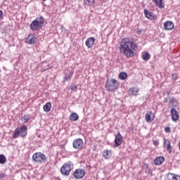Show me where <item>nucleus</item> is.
I'll return each mask as SVG.
<instances>
[{"label": "nucleus", "mask_w": 180, "mask_h": 180, "mask_svg": "<svg viewBox=\"0 0 180 180\" xmlns=\"http://www.w3.org/2000/svg\"><path fill=\"white\" fill-rule=\"evenodd\" d=\"M171 116H172V120L173 122H176L178 119H179V113H178V111L175 108H172L170 110Z\"/></svg>", "instance_id": "obj_10"}, {"label": "nucleus", "mask_w": 180, "mask_h": 180, "mask_svg": "<svg viewBox=\"0 0 180 180\" xmlns=\"http://www.w3.org/2000/svg\"><path fill=\"white\" fill-rule=\"evenodd\" d=\"M43 108L44 112H50L51 110V103L50 102L46 103L44 105Z\"/></svg>", "instance_id": "obj_21"}, {"label": "nucleus", "mask_w": 180, "mask_h": 180, "mask_svg": "<svg viewBox=\"0 0 180 180\" xmlns=\"http://www.w3.org/2000/svg\"><path fill=\"white\" fill-rule=\"evenodd\" d=\"M163 102H164L165 103H167V102H168V99H167V98H165V99L163 100Z\"/></svg>", "instance_id": "obj_38"}, {"label": "nucleus", "mask_w": 180, "mask_h": 180, "mask_svg": "<svg viewBox=\"0 0 180 180\" xmlns=\"http://www.w3.org/2000/svg\"><path fill=\"white\" fill-rule=\"evenodd\" d=\"M163 26L165 30H172L175 25L172 21H166L164 22Z\"/></svg>", "instance_id": "obj_12"}, {"label": "nucleus", "mask_w": 180, "mask_h": 180, "mask_svg": "<svg viewBox=\"0 0 180 180\" xmlns=\"http://www.w3.org/2000/svg\"><path fill=\"white\" fill-rule=\"evenodd\" d=\"M153 2H155L156 6H158L160 9L164 8V3H162V0H153Z\"/></svg>", "instance_id": "obj_22"}, {"label": "nucleus", "mask_w": 180, "mask_h": 180, "mask_svg": "<svg viewBox=\"0 0 180 180\" xmlns=\"http://www.w3.org/2000/svg\"><path fill=\"white\" fill-rule=\"evenodd\" d=\"M144 15L146 18H147L148 19H150V20H154V19L157 18V16L155 15V14H154V13L150 12L147 9L144 10Z\"/></svg>", "instance_id": "obj_11"}, {"label": "nucleus", "mask_w": 180, "mask_h": 180, "mask_svg": "<svg viewBox=\"0 0 180 180\" xmlns=\"http://www.w3.org/2000/svg\"><path fill=\"white\" fill-rule=\"evenodd\" d=\"M6 176V174L5 173L0 174V179L5 178Z\"/></svg>", "instance_id": "obj_34"}, {"label": "nucleus", "mask_w": 180, "mask_h": 180, "mask_svg": "<svg viewBox=\"0 0 180 180\" xmlns=\"http://www.w3.org/2000/svg\"><path fill=\"white\" fill-rule=\"evenodd\" d=\"M71 169H74V163L71 161H68L61 167L60 173L65 176H68L71 172Z\"/></svg>", "instance_id": "obj_5"}, {"label": "nucleus", "mask_w": 180, "mask_h": 180, "mask_svg": "<svg viewBox=\"0 0 180 180\" xmlns=\"http://www.w3.org/2000/svg\"><path fill=\"white\" fill-rule=\"evenodd\" d=\"M137 34H140L141 33H143V30H138Z\"/></svg>", "instance_id": "obj_36"}, {"label": "nucleus", "mask_w": 180, "mask_h": 180, "mask_svg": "<svg viewBox=\"0 0 180 180\" xmlns=\"http://www.w3.org/2000/svg\"><path fill=\"white\" fill-rule=\"evenodd\" d=\"M73 176L76 179H82L83 176H85V170L82 169H77L73 173Z\"/></svg>", "instance_id": "obj_8"}, {"label": "nucleus", "mask_w": 180, "mask_h": 180, "mask_svg": "<svg viewBox=\"0 0 180 180\" xmlns=\"http://www.w3.org/2000/svg\"><path fill=\"white\" fill-rule=\"evenodd\" d=\"M151 115H153L152 112H147L146 114V117H146V120L148 123H150V122H153V119L151 118Z\"/></svg>", "instance_id": "obj_24"}, {"label": "nucleus", "mask_w": 180, "mask_h": 180, "mask_svg": "<svg viewBox=\"0 0 180 180\" xmlns=\"http://www.w3.org/2000/svg\"><path fill=\"white\" fill-rule=\"evenodd\" d=\"M71 78H72V72L69 71L65 73L63 81H64V82H65V81H68L69 79H71Z\"/></svg>", "instance_id": "obj_23"}, {"label": "nucleus", "mask_w": 180, "mask_h": 180, "mask_svg": "<svg viewBox=\"0 0 180 180\" xmlns=\"http://www.w3.org/2000/svg\"><path fill=\"white\" fill-rule=\"evenodd\" d=\"M164 144L169 153L172 152V147H171V142H169V140L168 139H165L164 140Z\"/></svg>", "instance_id": "obj_16"}, {"label": "nucleus", "mask_w": 180, "mask_h": 180, "mask_svg": "<svg viewBox=\"0 0 180 180\" xmlns=\"http://www.w3.org/2000/svg\"><path fill=\"white\" fill-rule=\"evenodd\" d=\"M94 43H95V38L89 37V39H86L85 44L86 47H88L89 49H91V47L94 46Z\"/></svg>", "instance_id": "obj_14"}, {"label": "nucleus", "mask_w": 180, "mask_h": 180, "mask_svg": "<svg viewBox=\"0 0 180 180\" xmlns=\"http://www.w3.org/2000/svg\"><path fill=\"white\" fill-rule=\"evenodd\" d=\"M102 154L104 158H106V159L110 158V157H112V150H103Z\"/></svg>", "instance_id": "obj_18"}, {"label": "nucleus", "mask_w": 180, "mask_h": 180, "mask_svg": "<svg viewBox=\"0 0 180 180\" xmlns=\"http://www.w3.org/2000/svg\"><path fill=\"white\" fill-rule=\"evenodd\" d=\"M72 146L73 148H75L76 150H81L84 146V141L80 138L75 139L73 141Z\"/></svg>", "instance_id": "obj_7"}, {"label": "nucleus", "mask_w": 180, "mask_h": 180, "mask_svg": "<svg viewBox=\"0 0 180 180\" xmlns=\"http://www.w3.org/2000/svg\"><path fill=\"white\" fill-rule=\"evenodd\" d=\"M165 161V158L163 156H158L154 160L155 165H161L162 162Z\"/></svg>", "instance_id": "obj_15"}, {"label": "nucleus", "mask_w": 180, "mask_h": 180, "mask_svg": "<svg viewBox=\"0 0 180 180\" xmlns=\"http://www.w3.org/2000/svg\"><path fill=\"white\" fill-rule=\"evenodd\" d=\"M30 120V117L27 115H25L21 118V120L22 122H23V123H27V122H29Z\"/></svg>", "instance_id": "obj_28"}, {"label": "nucleus", "mask_w": 180, "mask_h": 180, "mask_svg": "<svg viewBox=\"0 0 180 180\" xmlns=\"http://www.w3.org/2000/svg\"><path fill=\"white\" fill-rule=\"evenodd\" d=\"M77 86L76 85H72L70 86L71 91H76Z\"/></svg>", "instance_id": "obj_33"}, {"label": "nucleus", "mask_w": 180, "mask_h": 180, "mask_svg": "<svg viewBox=\"0 0 180 180\" xmlns=\"http://www.w3.org/2000/svg\"><path fill=\"white\" fill-rule=\"evenodd\" d=\"M37 39L35 37H28L26 39L25 43L27 44H34Z\"/></svg>", "instance_id": "obj_19"}, {"label": "nucleus", "mask_w": 180, "mask_h": 180, "mask_svg": "<svg viewBox=\"0 0 180 180\" xmlns=\"http://www.w3.org/2000/svg\"><path fill=\"white\" fill-rule=\"evenodd\" d=\"M19 136L20 137H26L27 136V127L26 125L18 127L14 130L13 139H18Z\"/></svg>", "instance_id": "obj_4"}, {"label": "nucleus", "mask_w": 180, "mask_h": 180, "mask_svg": "<svg viewBox=\"0 0 180 180\" xmlns=\"http://www.w3.org/2000/svg\"><path fill=\"white\" fill-rule=\"evenodd\" d=\"M114 143V147H119V146H122V143H123V136H122L120 132H118L115 136Z\"/></svg>", "instance_id": "obj_9"}, {"label": "nucleus", "mask_w": 180, "mask_h": 180, "mask_svg": "<svg viewBox=\"0 0 180 180\" xmlns=\"http://www.w3.org/2000/svg\"><path fill=\"white\" fill-rule=\"evenodd\" d=\"M84 5L92 6L95 4V0H84Z\"/></svg>", "instance_id": "obj_26"}, {"label": "nucleus", "mask_w": 180, "mask_h": 180, "mask_svg": "<svg viewBox=\"0 0 180 180\" xmlns=\"http://www.w3.org/2000/svg\"><path fill=\"white\" fill-rule=\"evenodd\" d=\"M175 108V106H178V101L175 99V98H172L169 101V108Z\"/></svg>", "instance_id": "obj_20"}, {"label": "nucleus", "mask_w": 180, "mask_h": 180, "mask_svg": "<svg viewBox=\"0 0 180 180\" xmlns=\"http://www.w3.org/2000/svg\"><path fill=\"white\" fill-rule=\"evenodd\" d=\"M120 83L115 79H108L106 81L105 88L109 92H115L119 88Z\"/></svg>", "instance_id": "obj_3"}, {"label": "nucleus", "mask_w": 180, "mask_h": 180, "mask_svg": "<svg viewBox=\"0 0 180 180\" xmlns=\"http://www.w3.org/2000/svg\"><path fill=\"white\" fill-rule=\"evenodd\" d=\"M139 91V89L137 87H131L129 89L128 94L130 96H137Z\"/></svg>", "instance_id": "obj_13"}, {"label": "nucleus", "mask_w": 180, "mask_h": 180, "mask_svg": "<svg viewBox=\"0 0 180 180\" xmlns=\"http://www.w3.org/2000/svg\"><path fill=\"white\" fill-rule=\"evenodd\" d=\"M69 119L71 122H77L79 119V116L76 112H72L70 114Z\"/></svg>", "instance_id": "obj_17"}, {"label": "nucleus", "mask_w": 180, "mask_h": 180, "mask_svg": "<svg viewBox=\"0 0 180 180\" xmlns=\"http://www.w3.org/2000/svg\"><path fill=\"white\" fill-rule=\"evenodd\" d=\"M165 133H170L171 132V128L169 127H167L165 129Z\"/></svg>", "instance_id": "obj_32"}, {"label": "nucleus", "mask_w": 180, "mask_h": 180, "mask_svg": "<svg viewBox=\"0 0 180 180\" xmlns=\"http://www.w3.org/2000/svg\"><path fill=\"white\" fill-rule=\"evenodd\" d=\"M6 162V157L4 155H0V164H5Z\"/></svg>", "instance_id": "obj_29"}, {"label": "nucleus", "mask_w": 180, "mask_h": 180, "mask_svg": "<svg viewBox=\"0 0 180 180\" xmlns=\"http://www.w3.org/2000/svg\"><path fill=\"white\" fill-rule=\"evenodd\" d=\"M119 78H120V79H122V81H124V79H126V78H127V73H126L124 72H121L119 74Z\"/></svg>", "instance_id": "obj_27"}, {"label": "nucleus", "mask_w": 180, "mask_h": 180, "mask_svg": "<svg viewBox=\"0 0 180 180\" xmlns=\"http://www.w3.org/2000/svg\"><path fill=\"white\" fill-rule=\"evenodd\" d=\"M2 16H4V12L0 10V19L2 18Z\"/></svg>", "instance_id": "obj_37"}, {"label": "nucleus", "mask_w": 180, "mask_h": 180, "mask_svg": "<svg viewBox=\"0 0 180 180\" xmlns=\"http://www.w3.org/2000/svg\"><path fill=\"white\" fill-rule=\"evenodd\" d=\"M44 25V18L43 16L37 17L34 20H33L30 25V28L32 30V32H37V30H40L41 27H43Z\"/></svg>", "instance_id": "obj_2"}, {"label": "nucleus", "mask_w": 180, "mask_h": 180, "mask_svg": "<svg viewBox=\"0 0 180 180\" xmlns=\"http://www.w3.org/2000/svg\"><path fill=\"white\" fill-rule=\"evenodd\" d=\"M120 46L121 54H124L127 58L134 57V51L137 50V44L134 41L128 38H124L122 39Z\"/></svg>", "instance_id": "obj_1"}, {"label": "nucleus", "mask_w": 180, "mask_h": 180, "mask_svg": "<svg viewBox=\"0 0 180 180\" xmlns=\"http://www.w3.org/2000/svg\"><path fill=\"white\" fill-rule=\"evenodd\" d=\"M159 143H158V141H153V145L154 146H158Z\"/></svg>", "instance_id": "obj_35"}, {"label": "nucleus", "mask_w": 180, "mask_h": 180, "mask_svg": "<svg viewBox=\"0 0 180 180\" xmlns=\"http://www.w3.org/2000/svg\"><path fill=\"white\" fill-rule=\"evenodd\" d=\"M172 79H173V81H176V79H178V74L176 73L172 74Z\"/></svg>", "instance_id": "obj_31"}, {"label": "nucleus", "mask_w": 180, "mask_h": 180, "mask_svg": "<svg viewBox=\"0 0 180 180\" xmlns=\"http://www.w3.org/2000/svg\"><path fill=\"white\" fill-rule=\"evenodd\" d=\"M32 160L34 162H38L39 164H43V162H46L47 161V157L44 153L41 152H37L33 154Z\"/></svg>", "instance_id": "obj_6"}, {"label": "nucleus", "mask_w": 180, "mask_h": 180, "mask_svg": "<svg viewBox=\"0 0 180 180\" xmlns=\"http://www.w3.org/2000/svg\"><path fill=\"white\" fill-rule=\"evenodd\" d=\"M179 179H180V176L172 174V180H179Z\"/></svg>", "instance_id": "obj_30"}, {"label": "nucleus", "mask_w": 180, "mask_h": 180, "mask_svg": "<svg viewBox=\"0 0 180 180\" xmlns=\"http://www.w3.org/2000/svg\"><path fill=\"white\" fill-rule=\"evenodd\" d=\"M151 56H150V53H148V52H145L143 55H142V58L143 60H144V61H148V60H150Z\"/></svg>", "instance_id": "obj_25"}, {"label": "nucleus", "mask_w": 180, "mask_h": 180, "mask_svg": "<svg viewBox=\"0 0 180 180\" xmlns=\"http://www.w3.org/2000/svg\"><path fill=\"white\" fill-rule=\"evenodd\" d=\"M44 2H46V0H42Z\"/></svg>", "instance_id": "obj_39"}]
</instances>
